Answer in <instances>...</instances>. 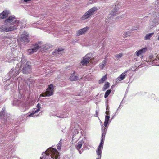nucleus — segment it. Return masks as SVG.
<instances>
[{"mask_svg":"<svg viewBox=\"0 0 159 159\" xmlns=\"http://www.w3.org/2000/svg\"><path fill=\"white\" fill-rule=\"evenodd\" d=\"M40 110L39 109H38L37 108H35L33 110V111L34 113L36 114V113H37L38 112L40 111Z\"/></svg>","mask_w":159,"mask_h":159,"instance_id":"4c0bfd02","label":"nucleus"},{"mask_svg":"<svg viewBox=\"0 0 159 159\" xmlns=\"http://www.w3.org/2000/svg\"><path fill=\"white\" fill-rule=\"evenodd\" d=\"M39 115V114H35L34 112L32 111L30 114H27V116L28 117H36Z\"/></svg>","mask_w":159,"mask_h":159,"instance_id":"cd10ccee","label":"nucleus"},{"mask_svg":"<svg viewBox=\"0 0 159 159\" xmlns=\"http://www.w3.org/2000/svg\"><path fill=\"white\" fill-rule=\"evenodd\" d=\"M35 44H38L39 46H41V45L42 44V42H38L36 43H35Z\"/></svg>","mask_w":159,"mask_h":159,"instance_id":"de8ad7c7","label":"nucleus"},{"mask_svg":"<svg viewBox=\"0 0 159 159\" xmlns=\"http://www.w3.org/2000/svg\"><path fill=\"white\" fill-rule=\"evenodd\" d=\"M107 125H108L107 124L105 123H104V126L105 127H107Z\"/></svg>","mask_w":159,"mask_h":159,"instance_id":"603ef678","label":"nucleus"},{"mask_svg":"<svg viewBox=\"0 0 159 159\" xmlns=\"http://www.w3.org/2000/svg\"><path fill=\"white\" fill-rule=\"evenodd\" d=\"M107 130V128H103L102 127V136L101 137V142L100 143L104 144V142L105 140V136L106 134Z\"/></svg>","mask_w":159,"mask_h":159,"instance_id":"aec40b11","label":"nucleus"},{"mask_svg":"<svg viewBox=\"0 0 159 159\" xmlns=\"http://www.w3.org/2000/svg\"><path fill=\"white\" fill-rule=\"evenodd\" d=\"M157 60H159V54L157 55V56L156 57V58L152 60V62L153 63L156 62L157 61H158Z\"/></svg>","mask_w":159,"mask_h":159,"instance_id":"f704fd0d","label":"nucleus"},{"mask_svg":"<svg viewBox=\"0 0 159 159\" xmlns=\"http://www.w3.org/2000/svg\"><path fill=\"white\" fill-rule=\"evenodd\" d=\"M106 115H107L108 116H110V113H109V111H108V110H107H107H106Z\"/></svg>","mask_w":159,"mask_h":159,"instance_id":"37998d69","label":"nucleus"},{"mask_svg":"<svg viewBox=\"0 0 159 159\" xmlns=\"http://www.w3.org/2000/svg\"><path fill=\"white\" fill-rule=\"evenodd\" d=\"M123 100H122V102H121V103H120V105H119V107H118V108L117 109V111H116V113H115V114H116V112H117V111H118V110H120L121 109V108L122 107V106H122H122H121V104H122V103H123Z\"/></svg>","mask_w":159,"mask_h":159,"instance_id":"58836bf2","label":"nucleus"},{"mask_svg":"<svg viewBox=\"0 0 159 159\" xmlns=\"http://www.w3.org/2000/svg\"><path fill=\"white\" fill-rule=\"evenodd\" d=\"M54 33H53L52 34L55 36H58L59 35L60 33L59 32H57L56 30V29H54Z\"/></svg>","mask_w":159,"mask_h":159,"instance_id":"72a5a7b5","label":"nucleus"},{"mask_svg":"<svg viewBox=\"0 0 159 159\" xmlns=\"http://www.w3.org/2000/svg\"><path fill=\"white\" fill-rule=\"evenodd\" d=\"M12 80L11 79V81H10V83H9L8 82H7L8 83L6 84V85L4 86V88L5 90H6V89L8 90L9 89V86L12 83H11L12 82Z\"/></svg>","mask_w":159,"mask_h":159,"instance_id":"2f4dec72","label":"nucleus"},{"mask_svg":"<svg viewBox=\"0 0 159 159\" xmlns=\"http://www.w3.org/2000/svg\"><path fill=\"white\" fill-rule=\"evenodd\" d=\"M149 58L150 59H152L153 58V56H149Z\"/></svg>","mask_w":159,"mask_h":159,"instance_id":"4d7b16f0","label":"nucleus"},{"mask_svg":"<svg viewBox=\"0 0 159 159\" xmlns=\"http://www.w3.org/2000/svg\"><path fill=\"white\" fill-rule=\"evenodd\" d=\"M58 146H57V149H58V150H60L61 149V145H57Z\"/></svg>","mask_w":159,"mask_h":159,"instance_id":"3c124183","label":"nucleus"},{"mask_svg":"<svg viewBox=\"0 0 159 159\" xmlns=\"http://www.w3.org/2000/svg\"><path fill=\"white\" fill-rule=\"evenodd\" d=\"M107 109L108 110V111H109V106L107 104H106V110H107Z\"/></svg>","mask_w":159,"mask_h":159,"instance_id":"8fccbe9b","label":"nucleus"},{"mask_svg":"<svg viewBox=\"0 0 159 159\" xmlns=\"http://www.w3.org/2000/svg\"><path fill=\"white\" fill-rule=\"evenodd\" d=\"M23 66L21 71L23 73L30 74L32 72L31 66L30 62H27Z\"/></svg>","mask_w":159,"mask_h":159,"instance_id":"1a4fd4ad","label":"nucleus"},{"mask_svg":"<svg viewBox=\"0 0 159 159\" xmlns=\"http://www.w3.org/2000/svg\"><path fill=\"white\" fill-rule=\"evenodd\" d=\"M4 26H0V31L8 32L16 30L18 27L20 25L23 27L25 24L24 20H17L14 15L10 16L6 18L4 21Z\"/></svg>","mask_w":159,"mask_h":159,"instance_id":"f03ea898","label":"nucleus"},{"mask_svg":"<svg viewBox=\"0 0 159 159\" xmlns=\"http://www.w3.org/2000/svg\"><path fill=\"white\" fill-rule=\"evenodd\" d=\"M113 11L110 13V18H112L113 16H115L118 13V8L117 7L116 5H113L112 7Z\"/></svg>","mask_w":159,"mask_h":159,"instance_id":"6ab92c4d","label":"nucleus"},{"mask_svg":"<svg viewBox=\"0 0 159 159\" xmlns=\"http://www.w3.org/2000/svg\"><path fill=\"white\" fill-rule=\"evenodd\" d=\"M6 148L5 149L6 154H3L2 155H1L0 156V159H4L7 157V159H11V157L12 158L15 157L13 152L15 150L14 149L12 148L10 150H9L12 148V145H11V144H8L5 148Z\"/></svg>","mask_w":159,"mask_h":159,"instance_id":"39448f33","label":"nucleus"},{"mask_svg":"<svg viewBox=\"0 0 159 159\" xmlns=\"http://www.w3.org/2000/svg\"><path fill=\"white\" fill-rule=\"evenodd\" d=\"M0 143L3 140L4 141H13L15 140V135L13 131V127L15 124L14 120L10 117V115L6 113L3 108L0 112Z\"/></svg>","mask_w":159,"mask_h":159,"instance_id":"f257e3e1","label":"nucleus"},{"mask_svg":"<svg viewBox=\"0 0 159 159\" xmlns=\"http://www.w3.org/2000/svg\"><path fill=\"white\" fill-rule=\"evenodd\" d=\"M110 120H105V121H104V123H105L107 124L108 125L109 124V122H110Z\"/></svg>","mask_w":159,"mask_h":159,"instance_id":"c03bdc74","label":"nucleus"},{"mask_svg":"<svg viewBox=\"0 0 159 159\" xmlns=\"http://www.w3.org/2000/svg\"><path fill=\"white\" fill-rule=\"evenodd\" d=\"M122 53H120L119 54L116 55L115 56V57H116V58L120 59L122 57Z\"/></svg>","mask_w":159,"mask_h":159,"instance_id":"e433bc0d","label":"nucleus"},{"mask_svg":"<svg viewBox=\"0 0 159 159\" xmlns=\"http://www.w3.org/2000/svg\"><path fill=\"white\" fill-rule=\"evenodd\" d=\"M21 94L20 96L19 97V99H21Z\"/></svg>","mask_w":159,"mask_h":159,"instance_id":"052dcab7","label":"nucleus"},{"mask_svg":"<svg viewBox=\"0 0 159 159\" xmlns=\"http://www.w3.org/2000/svg\"><path fill=\"white\" fill-rule=\"evenodd\" d=\"M48 148L46 150V151L42 154V157H40V159H45L47 156H49L50 155L51 156V154H50V150H48Z\"/></svg>","mask_w":159,"mask_h":159,"instance_id":"5701e85b","label":"nucleus"},{"mask_svg":"<svg viewBox=\"0 0 159 159\" xmlns=\"http://www.w3.org/2000/svg\"><path fill=\"white\" fill-rule=\"evenodd\" d=\"M113 86H112L111 87V89L112 88V87H113Z\"/></svg>","mask_w":159,"mask_h":159,"instance_id":"774afa93","label":"nucleus"},{"mask_svg":"<svg viewBox=\"0 0 159 159\" xmlns=\"http://www.w3.org/2000/svg\"><path fill=\"white\" fill-rule=\"evenodd\" d=\"M40 96H42V97H48L47 96V95L46 94H45V93H44V94H41L40 95Z\"/></svg>","mask_w":159,"mask_h":159,"instance_id":"a18cd8bd","label":"nucleus"},{"mask_svg":"<svg viewBox=\"0 0 159 159\" xmlns=\"http://www.w3.org/2000/svg\"><path fill=\"white\" fill-rule=\"evenodd\" d=\"M138 29V28L136 27V28L134 29L133 30H137Z\"/></svg>","mask_w":159,"mask_h":159,"instance_id":"bf43d9fd","label":"nucleus"},{"mask_svg":"<svg viewBox=\"0 0 159 159\" xmlns=\"http://www.w3.org/2000/svg\"><path fill=\"white\" fill-rule=\"evenodd\" d=\"M48 150H50V154H51V157L52 159H59V152L55 148L50 147Z\"/></svg>","mask_w":159,"mask_h":159,"instance_id":"9d476101","label":"nucleus"},{"mask_svg":"<svg viewBox=\"0 0 159 159\" xmlns=\"http://www.w3.org/2000/svg\"><path fill=\"white\" fill-rule=\"evenodd\" d=\"M21 42H28L30 41L29 34L26 31H24L20 39Z\"/></svg>","mask_w":159,"mask_h":159,"instance_id":"4468645a","label":"nucleus"},{"mask_svg":"<svg viewBox=\"0 0 159 159\" xmlns=\"http://www.w3.org/2000/svg\"><path fill=\"white\" fill-rule=\"evenodd\" d=\"M62 139H61V140H60V141L59 142L58 145L61 146V144L62 143Z\"/></svg>","mask_w":159,"mask_h":159,"instance_id":"49530a36","label":"nucleus"},{"mask_svg":"<svg viewBox=\"0 0 159 159\" xmlns=\"http://www.w3.org/2000/svg\"><path fill=\"white\" fill-rule=\"evenodd\" d=\"M128 35V34L127 33H126V34H125V36H127V35Z\"/></svg>","mask_w":159,"mask_h":159,"instance_id":"0e129e2a","label":"nucleus"},{"mask_svg":"<svg viewBox=\"0 0 159 159\" xmlns=\"http://www.w3.org/2000/svg\"><path fill=\"white\" fill-rule=\"evenodd\" d=\"M110 85V83L108 82H106L103 88V91H105L106 89H107L109 87Z\"/></svg>","mask_w":159,"mask_h":159,"instance_id":"7c9ffc66","label":"nucleus"},{"mask_svg":"<svg viewBox=\"0 0 159 159\" xmlns=\"http://www.w3.org/2000/svg\"><path fill=\"white\" fill-rule=\"evenodd\" d=\"M108 31V28L107 27H104L102 30H100L98 37L99 41L102 40L107 36V34L109 32Z\"/></svg>","mask_w":159,"mask_h":159,"instance_id":"0eeeda50","label":"nucleus"},{"mask_svg":"<svg viewBox=\"0 0 159 159\" xmlns=\"http://www.w3.org/2000/svg\"><path fill=\"white\" fill-rule=\"evenodd\" d=\"M79 79V75L75 72H74L70 74L69 77V80L71 81H77Z\"/></svg>","mask_w":159,"mask_h":159,"instance_id":"dca6fc26","label":"nucleus"},{"mask_svg":"<svg viewBox=\"0 0 159 159\" xmlns=\"http://www.w3.org/2000/svg\"><path fill=\"white\" fill-rule=\"evenodd\" d=\"M127 71H125L120 75L118 78L119 81H120V79L121 80H124L125 78V77L127 75Z\"/></svg>","mask_w":159,"mask_h":159,"instance_id":"393cba45","label":"nucleus"},{"mask_svg":"<svg viewBox=\"0 0 159 159\" xmlns=\"http://www.w3.org/2000/svg\"><path fill=\"white\" fill-rule=\"evenodd\" d=\"M20 66L21 64L18 63L17 64L14 69H12L9 72L5 75L3 79V82L4 83L5 82H9L10 79H13L17 76L20 72Z\"/></svg>","mask_w":159,"mask_h":159,"instance_id":"20e7f679","label":"nucleus"},{"mask_svg":"<svg viewBox=\"0 0 159 159\" xmlns=\"http://www.w3.org/2000/svg\"><path fill=\"white\" fill-rule=\"evenodd\" d=\"M70 109L69 108L66 109V108L62 110L61 113L60 114H57V116L60 118H64L68 117L69 116H71V115H69V112H70Z\"/></svg>","mask_w":159,"mask_h":159,"instance_id":"ddd939ff","label":"nucleus"},{"mask_svg":"<svg viewBox=\"0 0 159 159\" xmlns=\"http://www.w3.org/2000/svg\"><path fill=\"white\" fill-rule=\"evenodd\" d=\"M7 37L6 36H4V37L3 38V39H6V38H7Z\"/></svg>","mask_w":159,"mask_h":159,"instance_id":"13d9d810","label":"nucleus"},{"mask_svg":"<svg viewBox=\"0 0 159 159\" xmlns=\"http://www.w3.org/2000/svg\"><path fill=\"white\" fill-rule=\"evenodd\" d=\"M101 158H100V157H98V158H97L96 159H101Z\"/></svg>","mask_w":159,"mask_h":159,"instance_id":"680f3d73","label":"nucleus"},{"mask_svg":"<svg viewBox=\"0 0 159 159\" xmlns=\"http://www.w3.org/2000/svg\"><path fill=\"white\" fill-rule=\"evenodd\" d=\"M157 39L159 40V35L158 36V37Z\"/></svg>","mask_w":159,"mask_h":159,"instance_id":"69168bd1","label":"nucleus"},{"mask_svg":"<svg viewBox=\"0 0 159 159\" xmlns=\"http://www.w3.org/2000/svg\"><path fill=\"white\" fill-rule=\"evenodd\" d=\"M96 114H95V116L97 117L98 116V114H97L98 112H97V111H96Z\"/></svg>","mask_w":159,"mask_h":159,"instance_id":"864d4df0","label":"nucleus"},{"mask_svg":"<svg viewBox=\"0 0 159 159\" xmlns=\"http://www.w3.org/2000/svg\"><path fill=\"white\" fill-rule=\"evenodd\" d=\"M34 83V81L31 80H29L27 82V84L28 85H30V84H33Z\"/></svg>","mask_w":159,"mask_h":159,"instance_id":"c9c22d12","label":"nucleus"},{"mask_svg":"<svg viewBox=\"0 0 159 159\" xmlns=\"http://www.w3.org/2000/svg\"><path fill=\"white\" fill-rule=\"evenodd\" d=\"M76 149L78 150L79 153L81 154L83 151H84V147H85V145L84 143L83 140L79 141L75 145Z\"/></svg>","mask_w":159,"mask_h":159,"instance_id":"f8f14e48","label":"nucleus"},{"mask_svg":"<svg viewBox=\"0 0 159 159\" xmlns=\"http://www.w3.org/2000/svg\"><path fill=\"white\" fill-rule=\"evenodd\" d=\"M105 65L103 64H101L100 65V68L101 69H103Z\"/></svg>","mask_w":159,"mask_h":159,"instance_id":"a19ab883","label":"nucleus"},{"mask_svg":"<svg viewBox=\"0 0 159 159\" xmlns=\"http://www.w3.org/2000/svg\"><path fill=\"white\" fill-rule=\"evenodd\" d=\"M154 96H155V95L154 94H152V97H154Z\"/></svg>","mask_w":159,"mask_h":159,"instance_id":"e2e57ef3","label":"nucleus"},{"mask_svg":"<svg viewBox=\"0 0 159 159\" xmlns=\"http://www.w3.org/2000/svg\"><path fill=\"white\" fill-rule=\"evenodd\" d=\"M154 34V33H149L148 34L146 35L144 37V39L145 40H149L151 38Z\"/></svg>","mask_w":159,"mask_h":159,"instance_id":"bb28decb","label":"nucleus"},{"mask_svg":"<svg viewBox=\"0 0 159 159\" xmlns=\"http://www.w3.org/2000/svg\"><path fill=\"white\" fill-rule=\"evenodd\" d=\"M19 86V85H18V89H20V87Z\"/></svg>","mask_w":159,"mask_h":159,"instance_id":"338daca9","label":"nucleus"},{"mask_svg":"<svg viewBox=\"0 0 159 159\" xmlns=\"http://www.w3.org/2000/svg\"><path fill=\"white\" fill-rule=\"evenodd\" d=\"M110 118V116H108L107 115H106L105 120H109Z\"/></svg>","mask_w":159,"mask_h":159,"instance_id":"ea45409f","label":"nucleus"},{"mask_svg":"<svg viewBox=\"0 0 159 159\" xmlns=\"http://www.w3.org/2000/svg\"><path fill=\"white\" fill-rule=\"evenodd\" d=\"M10 14V11L9 10H5L0 13V19H3L6 18L8 15Z\"/></svg>","mask_w":159,"mask_h":159,"instance_id":"a211bd4d","label":"nucleus"},{"mask_svg":"<svg viewBox=\"0 0 159 159\" xmlns=\"http://www.w3.org/2000/svg\"><path fill=\"white\" fill-rule=\"evenodd\" d=\"M40 106H41V104L39 103L37 104V105L36 106V107H37V108L39 109L40 110L41 109Z\"/></svg>","mask_w":159,"mask_h":159,"instance_id":"79ce46f5","label":"nucleus"},{"mask_svg":"<svg viewBox=\"0 0 159 159\" xmlns=\"http://www.w3.org/2000/svg\"><path fill=\"white\" fill-rule=\"evenodd\" d=\"M155 8H152L149 10L147 17H151L152 16L154 18L152 22V25L153 26H156L159 23V0L155 1L153 3V6Z\"/></svg>","mask_w":159,"mask_h":159,"instance_id":"7ed1b4c3","label":"nucleus"},{"mask_svg":"<svg viewBox=\"0 0 159 159\" xmlns=\"http://www.w3.org/2000/svg\"><path fill=\"white\" fill-rule=\"evenodd\" d=\"M114 116H113L111 119L110 120V122H111V121L114 118Z\"/></svg>","mask_w":159,"mask_h":159,"instance_id":"5fc2aeb1","label":"nucleus"},{"mask_svg":"<svg viewBox=\"0 0 159 159\" xmlns=\"http://www.w3.org/2000/svg\"><path fill=\"white\" fill-rule=\"evenodd\" d=\"M103 144L100 143L98 147L97 150H96V153L98 157L101 158V154L103 148Z\"/></svg>","mask_w":159,"mask_h":159,"instance_id":"f3484780","label":"nucleus"},{"mask_svg":"<svg viewBox=\"0 0 159 159\" xmlns=\"http://www.w3.org/2000/svg\"><path fill=\"white\" fill-rule=\"evenodd\" d=\"M23 109H21V111L24 112L28 109L30 107V106L26 103H24L22 105Z\"/></svg>","mask_w":159,"mask_h":159,"instance_id":"a878e982","label":"nucleus"},{"mask_svg":"<svg viewBox=\"0 0 159 159\" xmlns=\"http://www.w3.org/2000/svg\"><path fill=\"white\" fill-rule=\"evenodd\" d=\"M99 8H98L96 7H94L89 10L82 16L81 19L84 20L89 18L96 11L99 9Z\"/></svg>","mask_w":159,"mask_h":159,"instance_id":"423d86ee","label":"nucleus"},{"mask_svg":"<svg viewBox=\"0 0 159 159\" xmlns=\"http://www.w3.org/2000/svg\"><path fill=\"white\" fill-rule=\"evenodd\" d=\"M20 101L16 98H14L13 100L12 104L13 105L16 106L19 104Z\"/></svg>","mask_w":159,"mask_h":159,"instance_id":"c756f323","label":"nucleus"},{"mask_svg":"<svg viewBox=\"0 0 159 159\" xmlns=\"http://www.w3.org/2000/svg\"><path fill=\"white\" fill-rule=\"evenodd\" d=\"M31 1V0H24L25 2H27Z\"/></svg>","mask_w":159,"mask_h":159,"instance_id":"6e6d98bb","label":"nucleus"},{"mask_svg":"<svg viewBox=\"0 0 159 159\" xmlns=\"http://www.w3.org/2000/svg\"><path fill=\"white\" fill-rule=\"evenodd\" d=\"M89 27L87 26L79 30L77 32V36H79L84 34L89 29Z\"/></svg>","mask_w":159,"mask_h":159,"instance_id":"4be33fe9","label":"nucleus"},{"mask_svg":"<svg viewBox=\"0 0 159 159\" xmlns=\"http://www.w3.org/2000/svg\"><path fill=\"white\" fill-rule=\"evenodd\" d=\"M41 46L37 44H33L30 46V48L27 50V52L28 55H31L40 49Z\"/></svg>","mask_w":159,"mask_h":159,"instance_id":"6e6552de","label":"nucleus"},{"mask_svg":"<svg viewBox=\"0 0 159 159\" xmlns=\"http://www.w3.org/2000/svg\"><path fill=\"white\" fill-rule=\"evenodd\" d=\"M63 50V49L61 48H59L53 51L52 52V54L55 56H57V55L59 54V52Z\"/></svg>","mask_w":159,"mask_h":159,"instance_id":"b1692460","label":"nucleus"},{"mask_svg":"<svg viewBox=\"0 0 159 159\" xmlns=\"http://www.w3.org/2000/svg\"><path fill=\"white\" fill-rule=\"evenodd\" d=\"M106 63H107V62H106V60H103L102 61V64H104L105 65H106Z\"/></svg>","mask_w":159,"mask_h":159,"instance_id":"09e8293b","label":"nucleus"},{"mask_svg":"<svg viewBox=\"0 0 159 159\" xmlns=\"http://www.w3.org/2000/svg\"><path fill=\"white\" fill-rule=\"evenodd\" d=\"M54 87L52 84H50L46 89L45 94L47 95L48 97L52 95L53 94Z\"/></svg>","mask_w":159,"mask_h":159,"instance_id":"2eb2a0df","label":"nucleus"},{"mask_svg":"<svg viewBox=\"0 0 159 159\" xmlns=\"http://www.w3.org/2000/svg\"><path fill=\"white\" fill-rule=\"evenodd\" d=\"M147 50V47H144L139 50L135 52V54L137 56H139L145 53Z\"/></svg>","mask_w":159,"mask_h":159,"instance_id":"412c9836","label":"nucleus"},{"mask_svg":"<svg viewBox=\"0 0 159 159\" xmlns=\"http://www.w3.org/2000/svg\"><path fill=\"white\" fill-rule=\"evenodd\" d=\"M111 92V89H109L107 90L106 92L105 93V94L104 95V98H107L109 94Z\"/></svg>","mask_w":159,"mask_h":159,"instance_id":"473e14b6","label":"nucleus"},{"mask_svg":"<svg viewBox=\"0 0 159 159\" xmlns=\"http://www.w3.org/2000/svg\"><path fill=\"white\" fill-rule=\"evenodd\" d=\"M107 79V75H104L103 76L99 81V84H101L104 83Z\"/></svg>","mask_w":159,"mask_h":159,"instance_id":"c85d7f7f","label":"nucleus"},{"mask_svg":"<svg viewBox=\"0 0 159 159\" xmlns=\"http://www.w3.org/2000/svg\"><path fill=\"white\" fill-rule=\"evenodd\" d=\"M92 54L91 53H88L83 57L81 63L83 66H87L89 63L90 60L92 57Z\"/></svg>","mask_w":159,"mask_h":159,"instance_id":"9b49d317","label":"nucleus"}]
</instances>
